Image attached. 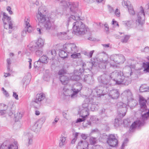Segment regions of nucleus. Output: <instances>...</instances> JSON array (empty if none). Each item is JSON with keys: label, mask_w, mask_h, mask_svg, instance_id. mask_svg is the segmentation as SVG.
I'll use <instances>...</instances> for the list:
<instances>
[{"label": "nucleus", "mask_w": 149, "mask_h": 149, "mask_svg": "<svg viewBox=\"0 0 149 149\" xmlns=\"http://www.w3.org/2000/svg\"><path fill=\"white\" fill-rule=\"evenodd\" d=\"M60 4L63 6H67L70 9V12L72 14L68 18L66 24L67 26H68L70 22L80 19L81 12L78 8L79 5L77 2H70L69 0H61Z\"/></svg>", "instance_id": "obj_2"}, {"label": "nucleus", "mask_w": 149, "mask_h": 149, "mask_svg": "<svg viewBox=\"0 0 149 149\" xmlns=\"http://www.w3.org/2000/svg\"><path fill=\"white\" fill-rule=\"evenodd\" d=\"M128 1H123L122 2V3L123 6L125 8H128L129 6L128 5Z\"/></svg>", "instance_id": "obj_56"}, {"label": "nucleus", "mask_w": 149, "mask_h": 149, "mask_svg": "<svg viewBox=\"0 0 149 149\" xmlns=\"http://www.w3.org/2000/svg\"><path fill=\"white\" fill-rule=\"evenodd\" d=\"M18 144L14 139L4 141L0 146V149H18Z\"/></svg>", "instance_id": "obj_5"}, {"label": "nucleus", "mask_w": 149, "mask_h": 149, "mask_svg": "<svg viewBox=\"0 0 149 149\" xmlns=\"http://www.w3.org/2000/svg\"><path fill=\"white\" fill-rule=\"evenodd\" d=\"M25 29H26L27 32L29 33H31L33 31V29L30 25L29 26L25 27Z\"/></svg>", "instance_id": "obj_51"}, {"label": "nucleus", "mask_w": 149, "mask_h": 149, "mask_svg": "<svg viewBox=\"0 0 149 149\" xmlns=\"http://www.w3.org/2000/svg\"><path fill=\"white\" fill-rule=\"evenodd\" d=\"M108 95L111 99H116L118 98L119 96L120 93L118 89H114L110 91Z\"/></svg>", "instance_id": "obj_21"}, {"label": "nucleus", "mask_w": 149, "mask_h": 149, "mask_svg": "<svg viewBox=\"0 0 149 149\" xmlns=\"http://www.w3.org/2000/svg\"><path fill=\"white\" fill-rule=\"evenodd\" d=\"M88 144L86 141L81 140L79 141L77 146V149H87Z\"/></svg>", "instance_id": "obj_23"}, {"label": "nucleus", "mask_w": 149, "mask_h": 149, "mask_svg": "<svg viewBox=\"0 0 149 149\" xmlns=\"http://www.w3.org/2000/svg\"><path fill=\"white\" fill-rule=\"evenodd\" d=\"M140 11L137 14V19L136 21L138 24L142 25L144 23L145 13L143 7L141 6L140 8Z\"/></svg>", "instance_id": "obj_12"}, {"label": "nucleus", "mask_w": 149, "mask_h": 149, "mask_svg": "<svg viewBox=\"0 0 149 149\" xmlns=\"http://www.w3.org/2000/svg\"><path fill=\"white\" fill-rule=\"evenodd\" d=\"M72 54L71 55L72 58H76L77 57H78L80 55V54L79 53H74Z\"/></svg>", "instance_id": "obj_60"}, {"label": "nucleus", "mask_w": 149, "mask_h": 149, "mask_svg": "<svg viewBox=\"0 0 149 149\" xmlns=\"http://www.w3.org/2000/svg\"><path fill=\"white\" fill-rule=\"evenodd\" d=\"M36 46H31L29 47V49L31 52L35 51L36 54L38 56H41L43 53V49L42 48H38Z\"/></svg>", "instance_id": "obj_20"}, {"label": "nucleus", "mask_w": 149, "mask_h": 149, "mask_svg": "<svg viewBox=\"0 0 149 149\" xmlns=\"http://www.w3.org/2000/svg\"><path fill=\"white\" fill-rule=\"evenodd\" d=\"M38 126V123H36L35 124L32 126V130L34 131H37V129L38 128H40V127Z\"/></svg>", "instance_id": "obj_47"}, {"label": "nucleus", "mask_w": 149, "mask_h": 149, "mask_svg": "<svg viewBox=\"0 0 149 149\" xmlns=\"http://www.w3.org/2000/svg\"><path fill=\"white\" fill-rule=\"evenodd\" d=\"M103 53L105 54L102 58V61L99 64V67L101 69H105L106 66L109 63L108 61L109 57L108 55L106 54L105 52H103Z\"/></svg>", "instance_id": "obj_17"}, {"label": "nucleus", "mask_w": 149, "mask_h": 149, "mask_svg": "<svg viewBox=\"0 0 149 149\" xmlns=\"http://www.w3.org/2000/svg\"><path fill=\"white\" fill-rule=\"evenodd\" d=\"M39 59L43 63H47L48 62V58L45 55H43Z\"/></svg>", "instance_id": "obj_41"}, {"label": "nucleus", "mask_w": 149, "mask_h": 149, "mask_svg": "<svg viewBox=\"0 0 149 149\" xmlns=\"http://www.w3.org/2000/svg\"><path fill=\"white\" fill-rule=\"evenodd\" d=\"M146 100L143 97H140L139 100V104L140 106V111L142 112H144L147 110L146 105Z\"/></svg>", "instance_id": "obj_22"}, {"label": "nucleus", "mask_w": 149, "mask_h": 149, "mask_svg": "<svg viewBox=\"0 0 149 149\" xmlns=\"http://www.w3.org/2000/svg\"><path fill=\"white\" fill-rule=\"evenodd\" d=\"M119 122V118H115L114 122V124L115 126L117 127L118 126L120 125Z\"/></svg>", "instance_id": "obj_53"}, {"label": "nucleus", "mask_w": 149, "mask_h": 149, "mask_svg": "<svg viewBox=\"0 0 149 149\" xmlns=\"http://www.w3.org/2000/svg\"><path fill=\"white\" fill-rule=\"evenodd\" d=\"M50 78V75L49 74L46 73L44 74L43 79L45 81H48L49 79Z\"/></svg>", "instance_id": "obj_48"}, {"label": "nucleus", "mask_w": 149, "mask_h": 149, "mask_svg": "<svg viewBox=\"0 0 149 149\" xmlns=\"http://www.w3.org/2000/svg\"><path fill=\"white\" fill-rule=\"evenodd\" d=\"M26 136L28 138V146L32 143V138L33 135L31 133H28L26 134Z\"/></svg>", "instance_id": "obj_42"}, {"label": "nucleus", "mask_w": 149, "mask_h": 149, "mask_svg": "<svg viewBox=\"0 0 149 149\" xmlns=\"http://www.w3.org/2000/svg\"><path fill=\"white\" fill-rule=\"evenodd\" d=\"M131 22L130 21H125L123 22V24L125 26L128 27H130Z\"/></svg>", "instance_id": "obj_55"}, {"label": "nucleus", "mask_w": 149, "mask_h": 149, "mask_svg": "<svg viewBox=\"0 0 149 149\" xmlns=\"http://www.w3.org/2000/svg\"><path fill=\"white\" fill-rule=\"evenodd\" d=\"M107 110L104 109H102L100 110V114L101 115L104 114L106 115H107Z\"/></svg>", "instance_id": "obj_61"}, {"label": "nucleus", "mask_w": 149, "mask_h": 149, "mask_svg": "<svg viewBox=\"0 0 149 149\" xmlns=\"http://www.w3.org/2000/svg\"><path fill=\"white\" fill-rule=\"evenodd\" d=\"M92 99H91V101ZM91 101L89 103L90 109L89 110L92 111H96L99 108V106L97 104L93 102L91 103Z\"/></svg>", "instance_id": "obj_31"}, {"label": "nucleus", "mask_w": 149, "mask_h": 149, "mask_svg": "<svg viewBox=\"0 0 149 149\" xmlns=\"http://www.w3.org/2000/svg\"><path fill=\"white\" fill-rule=\"evenodd\" d=\"M81 138L84 140H86L87 139V137L88 136V134H82L81 135Z\"/></svg>", "instance_id": "obj_63"}, {"label": "nucleus", "mask_w": 149, "mask_h": 149, "mask_svg": "<svg viewBox=\"0 0 149 149\" xmlns=\"http://www.w3.org/2000/svg\"><path fill=\"white\" fill-rule=\"evenodd\" d=\"M149 87H146L145 85H142L139 88V91L141 92L147 91Z\"/></svg>", "instance_id": "obj_43"}, {"label": "nucleus", "mask_w": 149, "mask_h": 149, "mask_svg": "<svg viewBox=\"0 0 149 149\" xmlns=\"http://www.w3.org/2000/svg\"><path fill=\"white\" fill-rule=\"evenodd\" d=\"M64 50L68 53L74 54L78 52L77 47L74 44H65L63 46Z\"/></svg>", "instance_id": "obj_10"}, {"label": "nucleus", "mask_w": 149, "mask_h": 149, "mask_svg": "<svg viewBox=\"0 0 149 149\" xmlns=\"http://www.w3.org/2000/svg\"><path fill=\"white\" fill-rule=\"evenodd\" d=\"M122 96H124L128 101V102H133V95L131 91L127 89L124 91L122 94Z\"/></svg>", "instance_id": "obj_16"}, {"label": "nucleus", "mask_w": 149, "mask_h": 149, "mask_svg": "<svg viewBox=\"0 0 149 149\" xmlns=\"http://www.w3.org/2000/svg\"><path fill=\"white\" fill-rule=\"evenodd\" d=\"M95 118L94 116H91L89 120V121H90L91 123H94L95 122Z\"/></svg>", "instance_id": "obj_64"}, {"label": "nucleus", "mask_w": 149, "mask_h": 149, "mask_svg": "<svg viewBox=\"0 0 149 149\" xmlns=\"http://www.w3.org/2000/svg\"><path fill=\"white\" fill-rule=\"evenodd\" d=\"M132 74V72H131L130 73V76H125L121 71L115 70L109 75L103 74L98 77L97 79L99 82L104 86H109L111 80L115 81L116 84L128 85L131 82L132 80L130 76Z\"/></svg>", "instance_id": "obj_1"}, {"label": "nucleus", "mask_w": 149, "mask_h": 149, "mask_svg": "<svg viewBox=\"0 0 149 149\" xmlns=\"http://www.w3.org/2000/svg\"><path fill=\"white\" fill-rule=\"evenodd\" d=\"M45 40L41 38H39L38 39L36 42L33 41L31 42L29 47L31 45L33 46H36L38 48H43Z\"/></svg>", "instance_id": "obj_19"}, {"label": "nucleus", "mask_w": 149, "mask_h": 149, "mask_svg": "<svg viewBox=\"0 0 149 149\" xmlns=\"http://www.w3.org/2000/svg\"><path fill=\"white\" fill-rule=\"evenodd\" d=\"M149 116V109L148 111L146 113H144L142 116V118L137 120L135 121L132 123L130 128V130L131 131L132 130L137 127H139L142 126L146 120L147 119Z\"/></svg>", "instance_id": "obj_6"}, {"label": "nucleus", "mask_w": 149, "mask_h": 149, "mask_svg": "<svg viewBox=\"0 0 149 149\" xmlns=\"http://www.w3.org/2000/svg\"><path fill=\"white\" fill-rule=\"evenodd\" d=\"M81 73L77 71L74 72V74L71 77V79L75 81L79 80L80 78V75Z\"/></svg>", "instance_id": "obj_33"}, {"label": "nucleus", "mask_w": 149, "mask_h": 149, "mask_svg": "<svg viewBox=\"0 0 149 149\" xmlns=\"http://www.w3.org/2000/svg\"><path fill=\"white\" fill-rule=\"evenodd\" d=\"M22 113L21 112H17L16 114H15V121H17L21 119L22 116Z\"/></svg>", "instance_id": "obj_37"}, {"label": "nucleus", "mask_w": 149, "mask_h": 149, "mask_svg": "<svg viewBox=\"0 0 149 149\" xmlns=\"http://www.w3.org/2000/svg\"><path fill=\"white\" fill-rule=\"evenodd\" d=\"M116 16L117 17H119L120 16V12L119 10L117 8L114 10V13Z\"/></svg>", "instance_id": "obj_54"}, {"label": "nucleus", "mask_w": 149, "mask_h": 149, "mask_svg": "<svg viewBox=\"0 0 149 149\" xmlns=\"http://www.w3.org/2000/svg\"><path fill=\"white\" fill-rule=\"evenodd\" d=\"M82 88V85L80 83H77L73 86L72 90L74 94L72 95V97H77V94L80 91Z\"/></svg>", "instance_id": "obj_18"}, {"label": "nucleus", "mask_w": 149, "mask_h": 149, "mask_svg": "<svg viewBox=\"0 0 149 149\" xmlns=\"http://www.w3.org/2000/svg\"><path fill=\"white\" fill-rule=\"evenodd\" d=\"M2 14V20L3 21L4 28L6 29H11L13 28V22L11 20V18L8 16L5 12L1 13L0 15Z\"/></svg>", "instance_id": "obj_7"}, {"label": "nucleus", "mask_w": 149, "mask_h": 149, "mask_svg": "<svg viewBox=\"0 0 149 149\" xmlns=\"http://www.w3.org/2000/svg\"><path fill=\"white\" fill-rule=\"evenodd\" d=\"M68 53L65 50L60 49L59 52V56L63 58H65L67 56Z\"/></svg>", "instance_id": "obj_34"}, {"label": "nucleus", "mask_w": 149, "mask_h": 149, "mask_svg": "<svg viewBox=\"0 0 149 149\" xmlns=\"http://www.w3.org/2000/svg\"><path fill=\"white\" fill-rule=\"evenodd\" d=\"M45 98V94L42 93L39 94H37L36 96V99L35 102L38 103V102H40Z\"/></svg>", "instance_id": "obj_30"}, {"label": "nucleus", "mask_w": 149, "mask_h": 149, "mask_svg": "<svg viewBox=\"0 0 149 149\" xmlns=\"http://www.w3.org/2000/svg\"><path fill=\"white\" fill-rule=\"evenodd\" d=\"M22 81L23 85L26 86L29 83L30 79L28 78L26 76L24 77Z\"/></svg>", "instance_id": "obj_40"}, {"label": "nucleus", "mask_w": 149, "mask_h": 149, "mask_svg": "<svg viewBox=\"0 0 149 149\" xmlns=\"http://www.w3.org/2000/svg\"><path fill=\"white\" fill-rule=\"evenodd\" d=\"M108 7L109 13H113L114 11V8L109 5H108Z\"/></svg>", "instance_id": "obj_57"}, {"label": "nucleus", "mask_w": 149, "mask_h": 149, "mask_svg": "<svg viewBox=\"0 0 149 149\" xmlns=\"http://www.w3.org/2000/svg\"><path fill=\"white\" fill-rule=\"evenodd\" d=\"M116 107L117 108L118 112L122 117H124L126 114L127 111V108L126 105L122 102H118L117 104Z\"/></svg>", "instance_id": "obj_11"}, {"label": "nucleus", "mask_w": 149, "mask_h": 149, "mask_svg": "<svg viewBox=\"0 0 149 149\" xmlns=\"http://www.w3.org/2000/svg\"><path fill=\"white\" fill-rule=\"evenodd\" d=\"M1 107H3V109L0 110V115L2 116L6 113V110L8 108L9 109V112H8L10 116H12L13 114L14 111L12 110V109L13 107V102H10L7 106L4 104H1L0 105Z\"/></svg>", "instance_id": "obj_9"}, {"label": "nucleus", "mask_w": 149, "mask_h": 149, "mask_svg": "<svg viewBox=\"0 0 149 149\" xmlns=\"http://www.w3.org/2000/svg\"><path fill=\"white\" fill-rule=\"evenodd\" d=\"M143 67L144 68V71L149 72V62L143 63Z\"/></svg>", "instance_id": "obj_39"}, {"label": "nucleus", "mask_w": 149, "mask_h": 149, "mask_svg": "<svg viewBox=\"0 0 149 149\" xmlns=\"http://www.w3.org/2000/svg\"><path fill=\"white\" fill-rule=\"evenodd\" d=\"M107 143L111 146H116L118 144V141L114 134H110L108 137Z\"/></svg>", "instance_id": "obj_14"}, {"label": "nucleus", "mask_w": 149, "mask_h": 149, "mask_svg": "<svg viewBox=\"0 0 149 149\" xmlns=\"http://www.w3.org/2000/svg\"><path fill=\"white\" fill-rule=\"evenodd\" d=\"M129 13L131 15H134L135 14V12L132 6L130 5L128 8Z\"/></svg>", "instance_id": "obj_44"}, {"label": "nucleus", "mask_w": 149, "mask_h": 149, "mask_svg": "<svg viewBox=\"0 0 149 149\" xmlns=\"http://www.w3.org/2000/svg\"><path fill=\"white\" fill-rule=\"evenodd\" d=\"M123 124L125 127H127L129 125V123L128 120L124 119L123 121Z\"/></svg>", "instance_id": "obj_62"}, {"label": "nucleus", "mask_w": 149, "mask_h": 149, "mask_svg": "<svg viewBox=\"0 0 149 149\" xmlns=\"http://www.w3.org/2000/svg\"><path fill=\"white\" fill-rule=\"evenodd\" d=\"M29 22L30 18L29 17H26L24 19V24L25 27L29 26L31 25Z\"/></svg>", "instance_id": "obj_46"}, {"label": "nucleus", "mask_w": 149, "mask_h": 149, "mask_svg": "<svg viewBox=\"0 0 149 149\" xmlns=\"http://www.w3.org/2000/svg\"><path fill=\"white\" fill-rule=\"evenodd\" d=\"M43 63L41 62V61L39 60L34 63V66L35 68H41L43 66Z\"/></svg>", "instance_id": "obj_38"}, {"label": "nucleus", "mask_w": 149, "mask_h": 149, "mask_svg": "<svg viewBox=\"0 0 149 149\" xmlns=\"http://www.w3.org/2000/svg\"><path fill=\"white\" fill-rule=\"evenodd\" d=\"M59 79L61 83L64 85L67 84L69 79L68 77L64 75L61 76L60 77Z\"/></svg>", "instance_id": "obj_32"}, {"label": "nucleus", "mask_w": 149, "mask_h": 149, "mask_svg": "<svg viewBox=\"0 0 149 149\" xmlns=\"http://www.w3.org/2000/svg\"><path fill=\"white\" fill-rule=\"evenodd\" d=\"M134 61L131 60H129L128 61L129 65L126 66L124 69V70L128 69L129 71H132V68L134 69L135 68V65L133 62Z\"/></svg>", "instance_id": "obj_28"}, {"label": "nucleus", "mask_w": 149, "mask_h": 149, "mask_svg": "<svg viewBox=\"0 0 149 149\" xmlns=\"http://www.w3.org/2000/svg\"><path fill=\"white\" fill-rule=\"evenodd\" d=\"M1 90L3 91V93L5 95V96L8 97L9 96V94L8 92H7L4 88L2 87L1 88Z\"/></svg>", "instance_id": "obj_58"}, {"label": "nucleus", "mask_w": 149, "mask_h": 149, "mask_svg": "<svg viewBox=\"0 0 149 149\" xmlns=\"http://www.w3.org/2000/svg\"><path fill=\"white\" fill-rule=\"evenodd\" d=\"M58 34L59 35H60L63 39H66L67 37V32H60Z\"/></svg>", "instance_id": "obj_50"}, {"label": "nucleus", "mask_w": 149, "mask_h": 149, "mask_svg": "<svg viewBox=\"0 0 149 149\" xmlns=\"http://www.w3.org/2000/svg\"><path fill=\"white\" fill-rule=\"evenodd\" d=\"M66 140V137L64 136L63 135L61 136L59 143V146L60 147H62L65 144Z\"/></svg>", "instance_id": "obj_36"}, {"label": "nucleus", "mask_w": 149, "mask_h": 149, "mask_svg": "<svg viewBox=\"0 0 149 149\" xmlns=\"http://www.w3.org/2000/svg\"><path fill=\"white\" fill-rule=\"evenodd\" d=\"M91 102V99L89 98H86L82 104V107L81 109H87L88 110H89V109H90L89 103Z\"/></svg>", "instance_id": "obj_27"}, {"label": "nucleus", "mask_w": 149, "mask_h": 149, "mask_svg": "<svg viewBox=\"0 0 149 149\" xmlns=\"http://www.w3.org/2000/svg\"><path fill=\"white\" fill-rule=\"evenodd\" d=\"M120 34L122 35L123 34V36H122L121 37V42L123 43H126L128 39H129L130 36L127 35H124V33H119Z\"/></svg>", "instance_id": "obj_35"}, {"label": "nucleus", "mask_w": 149, "mask_h": 149, "mask_svg": "<svg viewBox=\"0 0 149 149\" xmlns=\"http://www.w3.org/2000/svg\"><path fill=\"white\" fill-rule=\"evenodd\" d=\"M63 94L65 96H69L71 98L73 99L76 98V97H72V95L73 93V91L72 89L70 90L67 89L66 88H64L63 90Z\"/></svg>", "instance_id": "obj_26"}, {"label": "nucleus", "mask_w": 149, "mask_h": 149, "mask_svg": "<svg viewBox=\"0 0 149 149\" xmlns=\"http://www.w3.org/2000/svg\"><path fill=\"white\" fill-rule=\"evenodd\" d=\"M73 25V31L77 35H84L87 33L88 30L85 24L80 21L74 22Z\"/></svg>", "instance_id": "obj_3"}, {"label": "nucleus", "mask_w": 149, "mask_h": 149, "mask_svg": "<svg viewBox=\"0 0 149 149\" xmlns=\"http://www.w3.org/2000/svg\"><path fill=\"white\" fill-rule=\"evenodd\" d=\"M45 22L44 25V28L46 30L48 31L51 29L52 24L50 21V19L49 17H46V19L44 22Z\"/></svg>", "instance_id": "obj_25"}, {"label": "nucleus", "mask_w": 149, "mask_h": 149, "mask_svg": "<svg viewBox=\"0 0 149 149\" xmlns=\"http://www.w3.org/2000/svg\"><path fill=\"white\" fill-rule=\"evenodd\" d=\"M110 58L111 60L115 63L113 64L112 63H110V65L113 67L116 66V64L123 63L125 61L124 56L121 54L113 55L110 56Z\"/></svg>", "instance_id": "obj_8"}, {"label": "nucleus", "mask_w": 149, "mask_h": 149, "mask_svg": "<svg viewBox=\"0 0 149 149\" xmlns=\"http://www.w3.org/2000/svg\"><path fill=\"white\" fill-rule=\"evenodd\" d=\"M108 86L106 87L99 86L97 87L95 89L96 93L99 97H100L101 96H103L106 94L108 91L107 88Z\"/></svg>", "instance_id": "obj_15"}, {"label": "nucleus", "mask_w": 149, "mask_h": 149, "mask_svg": "<svg viewBox=\"0 0 149 149\" xmlns=\"http://www.w3.org/2000/svg\"><path fill=\"white\" fill-rule=\"evenodd\" d=\"M128 141V140L127 139H126L124 140L122 144L121 149H124L125 146L127 145V143Z\"/></svg>", "instance_id": "obj_52"}, {"label": "nucleus", "mask_w": 149, "mask_h": 149, "mask_svg": "<svg viewBox=\"0 0 149 149\" xmlns=\"http://www.w3.org/2000/svg\"><path fill=\"white\" fill-rule=\"evenodd\" d=\"M85 120L83 121L84 122L83 123V125L85 127H87L88 126L91 125V123L88 120Z\"/></svg>", "instance_id": "obj_45"}, {"label": "nucleus", "mask_w": 149, "mask_h": 149, "mask_svg": "<svg viewBox=\"0 0 149 149\" xmlns=\"http://www.w3.org/2000/svg\"><path fill=\"white\" fill-rule=\"evenodd\" d=\"M90 142L91 144L94 145L95 144L96 142V138L91 137L90 139Z\"/></svg>", "instance_id": "obj_49"}, {"label": "nucleus", "mask_w": 149, "mask_h": 149, "mask_svg": "<svg viewBox=\"0 0 149 149\" xmlns=\"http://www.w3.org/2000/svg\"><path fill=\"white\" fill-rule=\"evenodd\" d=\"M47 11L46 7L44 6H40L38 8V13L36 14V18L38 22L43 23L47 17Z\"/></svg>", "instance_id": "obj_4"}, {"label": "nucleus", "mask_w": 149, "mask_h": 149, "mask_svg": "<svg viewBox=\"0 0 149 149\" xmlns=\"http://www.w3.org/2000/svg\"><path fill=\"white\" fill-rule=\"evenodd\" d=\"M57 13L56 10L54 11L53 12H52L51 13V17H49V19L50 18H54L55 16H56L57 15Z\"/></svg>", "instance_id": "obj_59"}, {"label": "nucleus", "mask_w": 149, "mask_h": 149, "mask_svg": "<svg viewBox=\"0 0 149 149\" xmlns=\"http://www.w3.org/2000/svg\"><path fill=\"white\" fill-rule=\"evenodd\" d=\"M89 110L87 109H82L79 111V114L81 118L77 119L76 123H79L82 122L86 119V117L88 115Z\"/></svg>", "instance_id": "obj_13"}, {"label": "nucleus", "mask_w": 149, "mask_h": 149, "mask_svg": "<svg viewBox=\"0 0 149 149\" xmlns=\"http://www.w3.org/2000/svg\"><path fill=\"white\" fill-rule=\"evenodd\" d=\"M83 81L89 84H93L94 80L92 76L90 74L85 75L83 79Z\"/></svg>", "instance_id": "obj_24"}, {"label": "nucleus", "mask_w": 149, "mask_h": 149, "mask_svg": "<svg viewBox=\"0 0 149 149\" xmlns=\"http://www.w3.org/2000/svg\"><path fill=\"white\" fill-rule=\"evenodd\" d=\"M94 61L91 60V61L87 63V64H86L84 63H82V66L83 68L84 69V67L86 66V65L88 64L90 66V68H92L93 67H96L97 66V63L96 62V59H94Z\"/></svg>", "instance_id": "obj_29"}]
</instances>
